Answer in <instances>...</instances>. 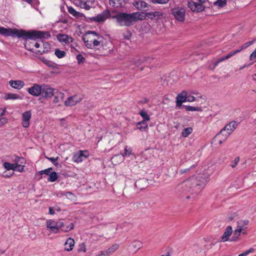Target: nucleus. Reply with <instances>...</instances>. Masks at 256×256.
Wrapping results in <instances>:
<instances>
[{"label": "nucleus", "mask_w": 256, "mask_h": 256, "mask_svg": "<svg viewBox=\"0 0 256 256\" xmlns=\"http://www.w3.org/2000/svg\"><path fill=\"white\" fill-rule=\"evenodd\" d=\"M49 213L51 214H54V210L51 207L49 208Z\"/></svg>", "instance_id": "obj_63"}, {"label": "nucleus", "mask_w": 256, "mask_h": 256, "mask_svg": "<svg viewBox=\"0 0 256 256\" xmlns=\"http://www.w3.org/2000/svg\"><path fill=\"white\" fill-rule=\"evenodd\" d=\"M54 54L58 58H61L66 56V52L64 50L56 49L54 52Z\"/></svg>", "instance_id": "obj_36"}, {"label": "nucleus", "mask_w": 256, "mask_h": 256, "mask_svg": "<svg viewBox=\"0 0 256 256\" xmlns=\"http://www.w3.org/2000/svg\"><path fill=\"white\" fill-rule=\"evenodd\" d=\"M185 108L186 111L202 112V108L199 106H185Z\"/></svg>", "instance_id": "obj_34"}, {"label": "nucleus", "mask_w": 256, "mask_h": 256, "mask_svg": "<svg viewBox=\"0 0 256 256\" xmlns=\"http://www.w3.org/2000/svg\"><path fill=\"white\" fill-rule=\"evenodd\" d=\"M136 126L138 129L140 130L141 131H142L148 128V124L146 123V122L142 120L141 122H138L136 124Z\"/></svg>", "instance_id": "obj_32"}, {"label": "nucleus", "mask_w": 256, "mask_h": 256, "mask_svg": "<svg viewBox=\"0 0 256 256\" xmlns=\"http://www.w3.org/2000/svg\"><path fill=\"white\" fill-rule=\"evenodd\" d=\"M31 118L32 112L30 110H27L22 114V125L24 128H26L30 126V121Z\"/></svg>", "instance_id": "obj_18"}, {"label": "nucleus", "mask_w": 256, "mask_h": 256, "mask_svg": "<svg viewBox=\"0 0 256 256\" xmlns=\"http://www.w3.org/2000/svg\"><path fill=\"white\" fill-rule=\"evenodd\" d=\"M119 248V246L118 244H113L112 246L109 248L106 251H102V253H104V254H107L106 256H108L110 254L114 252L116 250H117Z\"/></svg>", "instance_id": "obj_29"}, {"label": "nucleus", "mask_w": 256, "mask_h": 256, "mask_svg": "<svg viewBox=\"0 0 256 256\" xmlns=\"http://www.w3.org/2000/svg\"><path fill=\"white\" fill-rule=\"evenodd\" d=\"M14 174V172H12V174H10V175L7 174L6 172H3L2 176L4 178H9L10 176H12V174Z\"/></svg>", "instance_id": "obj_60"}, {"label": "nucleus", "mask_w": 256, "mask_h": 256, "mask_svg": "<svg viewBox=\"0 0 256 256\" xmlns=\"http://www.w3.org/2000/svg\"><path fill=\"white\" fill-rule=\"evenodd\" d=\"M232 228L231 226H228L226 227L225 231L221 237V241L222 242H226L228 240L229 237L232 234Z\"/></svg>", "instance_id": "obj_23"}, {"label": "nucleus", "mask_w": 256, "mask_h": 256, "mask_svg": "<svg viewBox=\"0 0 256 256\" xmlns=\"http://www.w3.org/2000/svg\"><path fill=\"white\" fill-rule=\"evenodd\" d=\"M68 11L70 14L76 18H82L84 16V15L83 14L77 12L72 6H68Z\"/></svg>", "instance_id": "obj_26"}, {"label": "nucleus", "mask_w": 256, "mask_h": 256, "mask_svg": "<svg viewBox=\"0 0 256 256\" xmlns=\"http://www.w3.org/2000/svg\"><path fill=\"white\" fill-rule=\"evenodd\" d=\"M61 223L62 224V226L60 228V229L63 232H68L74 228V226L73 223H70L68 225L62 222H61Z\"/></svg>", "instance_id": "obj_28"}, {"label": "nucleus", "mask_w": 256, "mask_h": 256, "mask_svg": "<svg viewBox=\"0 0 256 256\" xmlns=\"http://www.w3.org/2000/svg\"><path fill=\"white\" fill-rule=\"evenodd\" d=\"M88 156V152L87 150H80L74 154L72 156V160L76 162H81Z\"/></svg>", "instance_id": "obj_14"}, {"label": "nucleus", "mask_w": 256, "mask_h": 256, "mask_svg": "<svg viewBox=\"0 0 256 256\" xmlns=\"http://www.w3.org/2000/svg\"><path fill=\"white\" fill-rule=\"evenodd\" d=\"M3 166L7 170H12L13 171H15V169L16 166V164H12L9 162H4L3 164Z\"/></svg>", "instance_id": "obj_31"}, {"label": "nucleus", "mask_w": 256, "mask_h": 256, "mask_svg": "<svg viewBox=\"0 0 256 256\" xmlns=\"http://www.w3.org/2000/svg\"><path fill=\"white\" fill-rule=\"evenodd\" d=\"M83 40L86 46L88 48L98 50H99L98 47L101 46L104 50L100 52V56H108L112 52V49L110 47L105 48L104 44V37L95 32H88L86 36L83 38Z\"/></svg>", "instance_id": "obj_1"}, {"label": "nucleus", "mask_w": 256, "mask_h": 256, "mask_svg": "<svg viewBox=\"0 0 256 256\" xmlns=\"http://www.w3.org/2000/svg\"><path fill=\"white\" fill-rule=\"evenodd\" d=\"M21 160H24V158L22 157H20L18 156H16L14 160V164H18V162L22 164L23 162H21Z\"/></svg>", "instance_id": "obj_52"}, {"label": "nucleus", "mask_w": 256, "mask_h": 256, "mask_svg": "<svg viewBox=\"0 0 256 256\" xmlns=\"http://www.w3.org/2000/svg\"><path fill=\"white\" fill-rule=\"evenodd\" d=\"M127 0H109L110 5L112 7L118 8L124 7Z\"/></svg>", "instance_id": "obj_22"}, {"label": "nucleus", "mask_w": 256, "mask_h": 256, "mask_svg": "<svg viewBox=\"0 0 256 256\" xmlns=\"http://www.w3.org/2000/svg\"><path fill=\"white\" fill-rule=\"evenodd\" d=\"M78 250V252H86V250L85 244L84 243H82L80 245L79 248Z\"/></svg>", "instance_id": "obj_49"}, {"label": "nucleus", "mask_w": 256, "mask_h": 256, "mask_svg": "<svg viewBox=\"0 0 256 256\" xmlns=\"http://www.w3.org/2000/svg\"><path fill=\"white\" fill-rule=\"evenodd\" d=\"M143 14L142 12H136L132 14L118 12L116 16H112V18L116 19L120 26H128L138 20H142L144 16H143Z\"/></svg>", "instance_id": "obj_3"}, {"label": "nucleus", "mask_w": 256, "mask_h": 256, "mask_svg": "<svg viewBox=\"0 0 256 256\" xmlns=\"http://www.w3.org/2000/svg\"><path fill=\"white\" fill-rule=\"evenodd\" d=\"M42 85L34 84L33 86L28 88V92L31 95L38 96L41 94Z\"/></svg>", "instance_id": "obj_17"}, {"label": "nucleus", "mask_w": 256, "mask_h": 256, "mask_svg": "<svg viewBox=\"0 0 256 256\" xmlns=\"http://www.w3.org/2000/svg\"><path fill=\"white\" fill-rule=\"evenodd\" d=\"M78 64H84L85 62L84 58L80 54H79L76 56Z\"/></svg>", "instance_id": "obj_44"}, {"label": "nucleus", "mask_w": 256, "mask_h": 256, "mask_svg": "<svg viewBox=\"0 0 256 256\" xmlns=\"http://www.w3.org/2000/svg\"><path fill=\"white\" fill-rule=\"evenodd\" d=\"M254 251V250L253 248H250L248 250H246L242 254L245 256H247L248 254L253 252Z\"/></svg>", "instance_id": "obj_55"}, {"label": "nucleus", "mask_w": 256, "mask_h": 256, "mask_svg": "<svg viewBox=\"0 0 256 256\" xmlns=\"http://www.w3.org/2000/svg\"><path fill=\"white\" fill-rule=\"evenodd\" d=\"M237 226L236 229L234 230V234L238 233V235L240 236L244 228H247V226L249 224V220H239L237 221Z\"/></svg>", "instance_id": "obj_15"}, {"label": "nucleus", "mask_w": 256, "mask_h": 256, "mask_svg": "<svg viewBox=\"0 0 256 256\" xmlns=\"http://www.w3.org/2000/svg\"><path fill=\"white\" fill-rule=\"evenodd\" d=\"M0 34L6 36H16L20 38V30L16 28H6L4 27H0Z\"/></svg>", "instance_id": "obj_10"}, {"label": "nucleus", "mask_w": 256, "mask_h": 256, "mask_svg": "<svg viewBox=\"0 0 256 256\" xmlns=\"http://www.w3.org/2000/svg\"><path fill=\"white\" fill-rule=\"evenodd\" d=\"M236 126L237 124L236 122L232 121L230 122L216 134L214 140H218L219 144H222L224 141L227 139L229 135L236 128Z\"/></svg>", "instance_id": "obj_4"}, {"label": "nucleus", "mask_w": 256, "mask_h": 256, "mask_svg": "<svg viewBox=\"0 0 256 256\" xmlns=\"http://www.w3.org/2000/svg\"><path fill=\"white\" fill-rule=\"evenodd\" d=\"M94 0H77L75 4L80 8L89 10L92 8Z\"/></svg>", "instance_id": "obj_16"}, {"label": "nucleus", "mask_w": 256, "mask_h": 256, "mask_svg": "<svg viewBox=\"0 0 256 256\" xmlns=\"http://www.w3.org/2000/svg\"><path fill=\"white\" fill-rule=\"evenodd\" d=\"M6 112V108H0V116H2L4 115L5 113Z\"/></svg>", "instance_id": "obj_59"}, {"label": "nucleus", "mask_w": 256, "mask_h": 256, "mask_svg": "<svg viewBox=\"0 0 256 256\" xmlns=\"http://www.w3.org/2000/svg\"><path fill=\"white\" fill-rule=\"evenodd\" d=\"M58 102V96H56L54 98V103H57Z\"/></svg>", "instance_id": "obj_64"}, {"label": "nucleus", "mask_w": 256, "mask_h": 256, "mask_svg": "<svg viewBox=\"0 0 256 256\" xmlns=\"http://www.w3.org/2000/svg\"><path fill=\"white\" fill-rule=\"evenodd\" d=\"M8 122V119L6 117L0 118V126L6 124Z\"/></svg>", "instance_id": "obj_50"}, {"label": "nucleus", "mask_w": 256, "mask_h": 256, "mask_svg": "<svg viewBox=\"0 0 256 256\" xmlns=\"http://www.w3.org/2000/svg\"><path fill=\"white\" fill-rule=\"evenodd\" d=\"M58 176L57 173L55 172H53L50 174L48 178V180L50 182H54L58 180Z\"/></svg>", "instance_id": "obj_33"}, {"label": "nucleus", "mask_w": 256, "mask_h": 256, "mask_svg": "<svg viewBox=\"0 0 256 256\" xmlns=\"http://www.w3.org/2000/svg\"><path fill=\"white\" fill-rule=\"evenodd\" d=\"M238 52H240V50H238V49L232 51L226 56H223L222 58L224 59V60H226Z\"/></svg>", "instance_id": "obj_38"}, {"label": "nucleus", "mask_w": 256, "mask_h": 256, "mask_svg": "<svg viewBox=\"0 0 256 256\" xmlns=\"http://www.w3.org/2000/svg\"><path fill=\"white\" fill-rule=\"evenodd\" d=\"M132 150L131 148H125L124 152L122 154L123 156H130L132 154Z\"/></svg>", "instance_id": "obj_45"}, {"label": "nucleus", "mask_w": 256, "mask_h": 256, "mask_svg": "<svg viewBox=\"0 0 256 256\" xmlns=\"http://www.w3.org/2000/svg\"><path fill=\"white\" fill-rule=\"evenodd\" d=\"M56 90L48 85L42 84L41 94L44 98H50L54 95Z\"/></svg>", "instance_id": "obj_12"}, {"label": "nucleus", "mask_w": 256, "mask_h": 256, "mask_svg": "<svg viewBox=\"0 0 256 256\" xmlns=\"http://www.w3.org/2000/svg\"><path fill=\"white\" fill-rule=\"evenodd\" d=\"M256 58V52L254 51L251 54L250 57V59L251 60H255Z\"/></svg>", "instance_id": "obj_56"}, {"label": "nucleus", "mask_w": 256, "mask_h": 256, "mask_svg": "<svg viewBox=\"0 0 256 256\" xmlns=\"http://www.w3.org/2000/svg\"><path fill=\"white\" fill-rule=\"evenodd\" d=\"M195 100L196 98L194 96L190 95L188 96V94L186 95V102H192L195 101Z\"/></svg>", "instance_id": "obj_53"}, {"label": "nucleus", "mask_w": 256, "mask_h": 256, "mask_svg": "<svg viewBox=\"0 0 256 256\" xmlns=\"http://www.w3.org/2000/svg\"><path fill=\"white\" fill-rule=\"evenodd\" d=\"M56 36L59 42L64 45L69 46L74 42L72 37L66 34H58Z\"/></svg>", "instance_id": "obj_13"}, {"label": "nucleus", "mask_w": 256, "mask_h": 256, "mask_svg": "<svg viewBox=\"0 0 256 256\" xmlns=\"http://www.w3.org/2000/svg\"><path fill=\"white\" fill-rule=\"evenodd\" d=\"M74 240L71 238H68L64 243V249L66 251H70L74 246Z\"/></svg>", "instance_id": "obj_25"}, {"label": "nucleus", "mask_w": 256, "mask_h": 256, "mask_svg": "<svg viewBox=\"0 0 256 256\" xmlns=\"http://www.w3.org/2000/svg\"><path fill=\"white\" fill-rule=\"evenodd\" d=\"M66 196L70 200H74L76 198L75 195L70 192H66Z\"/></svg>", "instance_id": "obj_47"}, {"label": "nucleus", "mask_w": 256, "mask_h": 256, "mask_svg": "<svg viewBox=\"0 0 256 256\" xmlns=\"http://www.w3.org/2000/svg\"><path fill=\"white\" fill-rule=\"evenodd\" d=\"M110 17V11L106 9L104 10L102 13L98 14L96 16L90 17L88 18L90 22H103L106 20Z\"/></svg>", "instance_id": "obj_7"}, {"label": "nucleus", "mask_w": 256, "mask_h": 256, "mask_svg": "<svg viewBox=\"0 0 256 256\" xmlns=\"http://www.w3.org/2000/svg\"><path fill=\"white\" fill-rule=\"evenodd\" d=\"M46 228L54 234L59 232L60 228L62 226L61 222H56L53 220H50L46 222Z\"/></svg>", "instance_id": "obj_9"}, {"label": "nucleus", "mask_w": 256, "mask_h": 256, "mask_svg": "<svg viewBox=\"0 0 256 256\" xmlns=\"http://www.w3.org/2000/svg\"><path fill=\"white\" fill-rule=\"evenodd\" d=\"M68 46L71 48V51L74 52V50L78 51L75 48L74 42L70 44Z\"/></svg>", "instance_id": "obj_58"}, {"label": "nucleus", "mask_w": 256, "mask_h": 256, "mask_svg": "<svg viewBox=\"0 0 256 256\" xmlns=\"http://www.w3.org/2000/svg\"><path fill=\"white\" fill-rule=\"evenodd\" d=\"M24 166L16 164V166L15 169V171H17V172H23L24 170Z\"/></svg>", "instance_id": "obj_48"}, {"label": "nucleus", "mask_w": 256, "mask_h": 256, "mask_svg": "<svg viewBox=\"0 0 256 256\" xmlns=\"http://www.w3.org/2000/svg\"><path fill=\"white\" fill-rule=\"evenodd\" d=\"M224 60V59L222 58V57L218 58V60H217L214 64V68L216 66H218V64L219 63H220V62H222Z\"/></svg>", "instance_id": "obj_54"}, {"label": "nucleus", "mask_w": 256, "mask_h": 256, "mask_svg": "<svg viewBox=\"0 0 256 256\" xmlns=\"http://www.w3.org/2000/svg\"><path fill=\"white\" fill-rule=\"evenodd\" d=\"M170 0H150L153 4H166Z\"/></svg>", "instance_id": "obj_42"}, {"label": "nucleus", "mask_w": 256, "mask_h": 256, "mask_svg": "<svg viewBox=\"0 0 256 256\" xmlns=\"http://www.w3.org/2000/svg\"><path fill=\"white\" fill-rule=\"evenodd\" d=\"M192 132V128H184L182 132V136L183 137L186 138L188 137L190 134H191Z\"/></svg>", "instance_id": "obj_35"}, {"label": "nucleus", "mask_w": 256, "mask_h": 256, "mask_svg": "<svg viewBox=\"0 0 256 256\" xmlns=\"http://www.w3.org/2000/svg\"><path fill=\"white\" fill-rule=\"evenodd\" d=\"M199 3L192 1L189 2L188 4V7L192 11L200 12L205 9V6L202 5L206 0H198Z\"/></svg>", "instance_id": "obj_8"}, {"label": "nucleus", "mask_w": 256, "mask_h": 256, "mask_svg": "<svg viewBox=\"0 0 256 256\" xmlns=\"http://www.w3.org/2000/svg\"><path fill=\"white\" fill-rule=\"evenodd\" d=\"M52 168H48L47 169L40 170V171L39 172V174L40 175H42L43 174H45L46 175L49 176L50 174L51 171H52Z\"/></svg>", "instance_id": "obj_41"}, {"label": "nucleus", "mask_w": 256, "mask_h": 256, "mask_svg": "<svg viewBox=\"0 0 256 256\" xmlns=\"http://www.w3.org/2000/svg\"><path fill=\"white\" fill-rule=\"evenodd\" d=\"M20 38L26 37L29 39L35 40L38 38H50V34L49 32H44L40 30L26 31L20 30Z\"/></svg>", "instance_id": "obj_5"}, {"label": "nucleus", "mask_w": 256, "mask_h": 256, "mask_svg": "<svg viewBox=\"0 0 256 256\" xmlns=\"http://www.w3.org/2000/svg\"><path fill=\"white\" fill-rule=\"evenodd\" d=\"M132 62L134 64L135 66H139L140 64L142 62V60L139 59V58H138V59H134L132 60Z\"/></svg>", "instance_id": "obj_51"}, {"label": "nucleus", "mask_w": 256, "mask_h": 256, "mask_svg": "<svg viewBox=\"0 0 256 256\" xmlns=\"http://www.w3.org/2000/svg\"><path fill=\"white\" fill-rule=\"evenodd\" d=\"M226 4V0H217L214 2V4L219 7H224Z\"/></svg>", "instance_id": "obj_40"}, {"label": "nucleus", "mask_w": 256, "mask_h": 256, "mask_svg": "<svg viewBox=\"0 0 256 256\" xmlns=\"http://www.w3.org/2000/svg\"><path fill=\"white\" fill-rule=\"evenodd\" d=\"M143 13V16H144V17L143 18V19L146 16H147L148 18L150 20H153L154 18L159 19L164 16V13L160 11H154L146 13Z\"/></svg>", "instance_id": "obj_19"}, {"label": "nucleus", "mask_w": 256, "mask_h": 256, "mask_svg": "<svg viewBox=\"0 0 256 256\" xmlns=\"http://www.w3.org/2000/svg\"><path fill=\"white\" fill-rule=\"evenodd\" d=\"M8 84L12 88L18 90H20L24 86V82L21 80H11L9 81Z\"/></svg>", "instance_id": "obj_21"}, {"label": "nucleus", "mask_w": 256, "mask_h": 256, "mask_svg": "<svg viewBox=\"0 0 256 256\" xmlns=\"http://www.w3.org/2000/svg\"><path fill=\"white\" fill-rule=\"evenodd\" d=\"M140 114L142 118L144 121L147 122L150 120V117L147 114V112L144 110H142L140 112Z\"/></svg>", "instance_id": "obj_37"}, {"label": "nucleus", "mask_w": 256, "mask_h": 256, "mask_svg": "<svg viewBox=\"0 0 256 256\" xmlns=\"http://www.w3.org/2000/svg\"><path fill=\"white\" fill-rule=\"evenodd\" d=\"M208 181V174L202 173L186 180L182 184L185 188L184 190L194 195L200 192Z\"/></svg>", "instance_id": "obj_2"}, {"label": "nucleus", "mask_w": 256, "mask_h": 256, "mask_svg": "<svg viewBox=\"0 0 256 256\" xmlns=\"http://www.w3.org/2000/svg\"><path fill=\"white\" fill-rule=\"evenodd\" d=\"M171 14L179 22H184L185 20L186 10L181 6L175 7L171 10Z\"/></svg>", "instance_id": "obj_6"}, {"label": "nucleus", "mask_w": 256, "mask_h": 256, "mask_svg": "<svg viewBox=\"0 0 256 256\" xmlns=\"http://www.w3.org/2000/svg\"><path fill=\"white\" fill-rule=\"evenodd\" d=\"M66 192H60L58 193V195L60 197L66 196Z\"/></svg>", "instance_id": "obj_61"}, {"label": "nucleus", "mask_w": 256, "mask_h": 256, "mask_svg": "<svg viewBox=\"0 0 256 256\" xmlns=\"http://www.w3.org/2000/svg\"><path fill=\"white\" fill-rule=\"evenodd\" d=\"M188 93L186 90H183L182 92L178 94L176 98V106L180 107L182 104L186 102V95Z\"/></svg>", "instance_id": "obj_20"}, {"label": "nucleus", "mask_w": 256, "mask_h": 256, "mask_svg": "<svg viewBox=\"0 0 256 256\" xmlns=\"http://www.w3.org/2000/svg\"><path fill=\"white\" fill-rule=\"evenodd\" d=\"M240 158L239 156H237L234 158V160L231 162L230 166L232 168H235L238 164L240 162Z\"/></svg>", "instance_id": "obj_43"}, {"label": "nucleus", "mask_w": 256, "mask_h": 256, "mask_svg": "<svg viewBox=\"0 0 256 256\" xmlns=\"http://www.w3.org/2000/svg\"><path fill=\"white\" fill-rule=\"evenodd\" d=\"M141 180H137L136 181V183H135V186L136 187L139 188H140L139 187V185L140 184V183L141 182Z\"/></svg>", "instance_id": "obj_62"}, {"label": "nucleus", "mask_w": 256, "mask_h": 256, "mask_svg": "<svg viewBox=\"0 0 256 256\" xmlns=\"http://www.w3.org/2000/svg\"><path fill=\"white\" fill-rule=\"evenodd\" d=\"M239 236L238 233L236 234H234L232 238L231 241H236L238 240Z\"/></svg>", "instance_id": "obj_57"}, {"label": "nucleus", "mask_w": 256, "mask_h": 256, "mask_svg": "<svg viewBox=\"0 0 256 256\" xmlns=\"http://www.w3.org/2000/svg\"><path fill=\"white\" fill-rule=\"evenodd\" d=\"M83 99V97L77 94L69 96L64 102L66 106H72L80 102Z\"/></svg>", "instance_id": "obj_11"}, {"label": "nucleus", "mask_w": 256, "mask_h": 256, "mask_svg": "<svg viewBox=\"0 0 256 256\" xmlns=\"http://www.w3.org/2000/svg\"><path fill=\"white\" fill-rule=\"evenodd\" d=\"M4 99L6 100H14L17 99L22 100V98L18 94H16L8 93L5 96Z\"/></svg>", "instance_id": "obj_30"}, {"label": "nucleus", "mask_w": 256, "mask_h": 256, "mask_svg": "<svg viewBox=\"0 0 256 256\" xmlns=\"http://www.w3.org/2000/svg\"><path fill=\"white\" fill-rule=\"evenodd\" d=\"M134 5L139 10H144L145 8L148 7V4L142 0L135 2Z\"/></svg>", "instance_id": "obj_27"}, {"label": "nucleus", "mask_w": 256, "mask_h": 256, "mask_svg": "<svg viewBox=\"0 0 256 256\" xmlns=\"http://www.w3.org/2000/svg\"><path fill=\"white\" fill-rule=\"evenodd\" d=\"M142 246V242L138 240H134L129 246L130 250L134 252H136Z\"/></svg>", "instance_id": "obj_24"}, {"label": "nucleus", "mask_w": 256, "mask_h": 256, "mask_svg": "<svg viewBox=\"0 0 256 256\" xmlns=\"http://www.w3.org/2000/svg\"><path fill=\"white\" fill-rule=\"evenodd\" d=\"M49 160H50L55 166H58V157L56 158H47Z\"/></svg>", "instance_id": "obj_46"}, {"label": "nucleus", "mask_w": 256, "mask_h": 256, "mask_svg": "<svg viewBox=\"0 0 256 256\" xmlns=\"http://www.w3.org/2000/svg\"><path fill=\"white\" fill-rule=\"evenodd\" d=\"M254 40H252L244 43L240 46V48L238 49V50H240V52L242 50H244L251 46L254 43Z\"/></svg>", "instance_id": "obj_39"}]
</instances>
